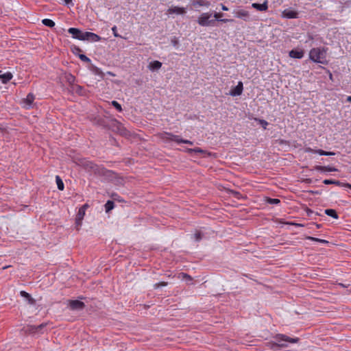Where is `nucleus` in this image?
Segmentation results:
<instances>
[{
  "mask_svg": "<svg viewBox=\"0 0 351 351\" xmlns=\"http://www.w3.org/2000/svg\"><path fill=\"white\" fill-rule=\"evenodd\" d=\"M192 5L195 7L205 6L208 8L210 5V2L206 0H193Z\"/></svg>",
  "mask_w": 351,
  "mask_h": 351,
  "instance_id": "nucleus-23",
  "label": "nucleus"
},
{
  "mask_svg": "<svg viewBox=\"0 0 351 351\" xmlns=\"http://www.w3.org/2000/svg\"><path fill=\"white\" fill-rule=\"evenodd\" d=\"M314 168L315 170L321 172L338 171V169L337 168L330 166L316 165Z\"/></svg>",
  "mask_w": 351,
  "mask_h": 351,
  "instance_id": "nucleus-17",
  "label": "nucleus"
},
{
  "mask_svg": "<svg viewBox=\"0 0 351 351\" xmlns=\"http://www.w3.org/2000/svg\"><path fill=\"white\" fill-rule=\"evenodd\" d=\"M78 56L79 58L83 62H85L86 63H90L91 62L90 59L84 54H79Z\"/></svg>",
  "mask_w": 351,
  "mask_h": 351,
  "instance_id": "nucleus-38",
  "label": "nucleus"
},
{
  "mask_svg": "<svg viewBox=\"0 0 351 351\" xmlns=\"http://www.w3.org/2000/svg\"><path fill=\"white\" fill-rule=\"evenodd\" d=\"M216 21L217 20H215V18L214 19H209V22H208V27L209 26H215L216 25Z\"/></svg>",
  "mask_w": 351,
  "mask_h": 351,
  "instance_id": "nucleus-45",
  "label": "nucleus"
},
{
  "mask_svg": "<svg viewBox=\"0 0 351 351\" xmlns=\"http://www.w3.org/2000/svg\"><path fill=\"white\" fill-rule=\"evenodd\" d=\"M112 125L117 128V132L121 135H125L126 134V133H127L126 130L123 127L121 123L120 122H119L118 121H117L116 119H112Z\"/></svg>",
  "mask_w": 351,
  "mask_h": 351,
  "instance_id": "nucleus-12",
  "label": "nucleus"
},
{
  "mask_svg": "<svg viewBox=\"0 0 351 351\" xmlns=\"http://www.w3.org/2000/svg\"><path fill=\"white\" fill-rule=\"evenodd\" d=\"M160 138L165 143H169L170 141L176 142L178 144L185 143L190 145H193V142L189 140L183 139L180 136L173 134L171 132H164L160 134Z\"/></svg>",
  "mask_w": 351,
  "mask_h": 351,
  "instance_id": "nucleus-2",
  "label": "nucleus"
},
{
  "mask_svg": "<svg viewBox=\"0 0 351 351\" xmlns=\"http://www.w3.org/2000/svg\"><path fill=\"white\" fill-rule=\"evenodd\" d=\"M34 99V95L30 93L27 95L26 98H25L23 101L27 106V108H29L32 106Z\"/></svg>",
  "mask_w": 351,
  "mask_h": 351,
  "instance_id": "nucleus-22",
  "label": "nucleus"
},
{
  "mask_svg": "<svg viewBox=\"0 0 351 351\" xmlns=\"http://www.w3.org/2000/svg\"><path fill=\"white\" fill-rule=\"evenodd\" d=\"M171 44H172L174 47H177L178 46V45H179V40H178V38L175 37V36H174L173 38H171Z\"/></svg>",
  "mask_w": 351,
  "mask_h": 351,
  "instance_id": "nucleus-42",
  "label": "nucleus"
},
{
  "mask_svg": "<svg viewBox=\"0 0 351 351\" xmlns=\"http://www.w3.org/2000/svg\"><path fill=\"white\" fill-rule=\"evenodd\" d=\"M330 78H332V73H330Z\"/></svg>",
  "mask_w": 351,
  "mask_h": 351,
  "instance_id": "nucleus-59",
  "label": "nucleus"
},
{
  "mask_svg": "<svg viewBox=\"0 0 351 351\" xmlns=\"http://www.w3.org/2000/svg\"><path fill=\"white\" fill-rule=\"evenodd\" d=\"M234 16L241 19L245 21H249L250 20V13L249 11L244 9H238L233 11Z\"/></svg>",
  "mask_w": 351,
  "mask_h": 351,
  "instance_id": "nucleus-6",
  "label": "nucleus"
},
{
  "mask_svg": "<svg viewBox=\"0 0 351 351\" xmlns=\"http://www.w3.org/2000/svg\"><path fill=\"white\" fill-rule=\"evenodd\" d=\"M112 106H113L119 112L122 111V107L119 103H118L117 101H112L111 102Z\"/></svg>",
  "mask_w": 351,
  "mask_h": 351,
  "instance_id": "nucleus-39",
  "label": "nucleus"
},
{
  "mask_svg": "<svg viewBox=\"0 0 351 351\" xmlns=\"http://www.w3.org/2000/svg\"><path fill=\"white\" fill-rule=\"evenodd\" d=\"M43 25L49 27H53L55 26V23L53 21L49 19H45L42 21Z\"/></svg>",
  "mask_w": 351,
  "mask_h": 351,
  "instance_id": "nucleus-33",
  "label": "nucleus"
},
{
  "mask_svg": "<svg viewBox=\"0 0 351 351\" xmlns=\"http://www.w3.org/2000/svg\"><path fill=\"white\" fill-rule=\"evenodd\" d=\"M304 50L299 49H294L289 52V57L295 59H301L304 57Z\"/></svg>",
  "mask_w": 351,
  "mask_h": 351,
  "instance_id": "nucleus-10",
  "label": "nucleus"
},
{
  "mask_svg": "<svg viewBox=\"0 0 351 351\" xmlns=\"http://www.w3.org/2000/svg\"><path fill=\"white\" fill-rule=\"evenodd\" d=\"M68 32L72 35V37L75 39L81 40L82 30L75 27H70L68 29Z\"/></svg>",
  "mask_w": 351,
  "mask_h": 351,
  "instance_id": "nucleus-15",
  "label": "nucleus"
},
{
  "mask_svg": "<svg viewBox=\"0 0 351 351\" xmlns=\"http://www.w3.org/2000/svg\"><path fill=\"white\" fill-rule=\"evenodd\" d=\"M93 123L95 125L98 126H101L102 128H108L110 125L107 123V121L105 118L101 117H97L93 119Z\"/></svg>",
  "mask_w": 351,
  "mask_h": 351,
  "instance_id": "nucleus-13",
  "label": "nucleus"
},
{
  "mask_svg": "<svg viewBox=\"0 0 351 351\" xmlns=\"http://www.w3.org/2000/svg\"><path fill=\"white\" fill-rule=\"evenodd\" d=\"M223 16V14L221 12H215L213 15V17L215 18V20L220 22L228 23V22H233V19H221Z\"/></svg>",
  "mask_w": 351,
  "mask_h": 351,
  "instance_id": "nucleus-24",
  "label": "nucleus"
},
{
  "mask_svg": "<svg viewBox=\"0 0 351 351\" xmlns=\"http://www.w3.org/2000/svg\"><path fill=\"white\" fill-rule=\"evenodd\" d=\"M243 90V84L242 82H239L238 84L231 89L230 91V95L231 96H239L242 94Z\"/></svg>",
  "mask_w": 351,
  "mask_h": 351,
  "instance_id": "nucleus-9",
  "label": "nucleus"
},
{
  "mask_svg": "<svg viewBox=\"0 0 351 351\" xmlns=\"http://www.w3.org/2000/svg\"><path fill=\"white\" fill-rule=\"evenodd\" d=\"M101 40V38L99 35H97L95 33H93V32L89 33L88 41L98 42V41H100Z\"/></svg>",
  "mask_w": 351,
  "mask_h": 351,
  "instance_id": "nucleus-28",
  "label": "nucleus"
},
{
  "mask_svg": "<svg viewBox=\"0 0 351 351\" xmlns=\"http://www.w3.org/2000/svg\"><path fill=\"white\" fill-rule=\"evenodd\" d=\"M328 48L314 47L309 51V59L313 62L327 65L328 61L326 59Z\"/></svg>",
  "mask_w": 351,
  "mask_h": 351,
  "instance_id": "nucleus-1",
  "label": "nucleus"
},
{
  "mask_svg": "<svg viewBox=\"0 0 351 351\" xmlns=\"http://www.w3.org/2000/svg\"><path fill=\"white\" fill-rule=\"evenodd\" d=\"M317 154L321 155V156H334L335 155V152H326L322 149H318V151H316Z\"/></svg>",
  "mask_w": 351,
  "mask_h": 351,
  "instance_id": "nucleus-35",
  "label": "nucleus"
},
{
  "mask_svg": "<svg viewBox=\"0 0 351 351\" xmlns=\"http://www.w3.org/2000/svg\"><path fill=\"white\" fill-rule=\"evenodd\" d=\"M161 66H162V62H160L158 60H154V61L149 62V64L148 65V69L150 71H154L160 69L161 68Z\"/></svg>",
  "mask_w": 351,
  "mask_h": 351,
  "instance_id": "nucleus-20",
  "label": "nucleus"
},
{
  "mask_svg": "<svg viewBox=\"0 0 351 351\" xmlns=\"http://www.w3.org/2000/svg\"><path fill=\"white\" fill-rule=\"evenodd\" d=\"M112 31L113 35L115 37L122 38V36L117 33V28L115 25L112 27Z\"/></svg>",
  "mask_w": 351,
  "mask_h": 351,
  "instance_id": "nucleus-44",
  "label": "nucleus"
},
{
  "mask_svg": "<svg viewBox=\"0 0 351 351\" xmlns=\"http://www.w3.org/2000/svg\"><path fill=\"white\" fill-rule=\"evenodd\" d=\"M341 186L348 187L349 189H351V184H350V183H343V184Z\"/></svg>",
  "mask_w": 351,
  "mask_h": 351,
  "instance_id": "nucleus-48",
  "label": "nucleus"
},
{
  "mask_svg": "<svg viewBox=\"0 0 351 351\" xmlns=\"http://www.w3.org/2000/svg\"><path fill=\"white\" fill-rule=\"evenodd\" d=\"M20 295H21V296L26 298L28 300L29 304H34L35 300L34 298H32V297L31 296V295L29 293H27L25 291H21L20 292Z\"/></svg>",
  "mask_w": 351,
  "mask_h": 351,
  "instance_id": "nucleus-25",
  "label": "nucleus"
},
{
  "mask_svg": "<svg viewBox=\"0 0 351 351\" xmlns=\"http://www.w3.org/2000/svg\"><path fill=\"white\" fill-rule=\"evenodd\" d=\"M323 183L324 184L328 185V184H335L337 186H341L343 184V182H340L339 180H328L326 179L323 181Z\"/></svg>",
  "mask_w": 351,
  "mask_h": 351,
  "instance_id": "nucleus-29",
  "label": "nucleus"
},
{
  "mask_svg": "<svg viewBox=\"0 0 351 351\" xmlns=\"http://www.w3.org/2000/svg\"><path fill=\"white\" fill-rule=\"evenodd\" d=\"M279 347L280 348H284L287 347V344L285 343H282V341L279 342Z\"/></svg>",
  "mask_w": 351,
  "mask_h": 351,
  "instance_id": "nucleus-46",
  "label": "nucleus"
},
{
  "mask_svg": "<svg viewBox=\"0 0 351 351\" xmlns=\"http://www.w3.org/2000/svg\"><path fill=\"white\" fill-rule=\"evenodd\" d=\"M282 16L286 19H297L298 18V13L295 10L286 9L282 12Z\"/></svg>",
  "mask_w": 351,
  "mask_h": 351,
  "instance_id": "nucleus-11",
  "label": "nucleus"
},
{
  "mask_svg": "<svg viewBox=\"0 0 351 351\" xmlns=\"http://www.w3.org/2000/svg\"><path fill=\"white\" fill-rule=\"evenodd\" d=\"M252 7L258 11L265 12L268 10V2L265 0L263 3H253Z\"/></svg>",
  "mask_w": 351,
  "mask_h": 351,
  "instance_id": "nucleus-14",
  "label": "nucleus"
},
{
  "mask_svg": "<svg viewBox=\"0 0 351 351\" xmlns=\"http://www.w3.org/2000/svg\"><path fill=\"white\" fill-rule=\"evenodd\" d=\"M64 77L66 82L71 85V87H72L73 85H75V77L71 73H66Z\"/></svg>",
  "mask_w": 351,
  "mask_h": 351,
  "instance_id": "nucleus-26",
  "label": "nucleus"
},
{
  "mask_svg": "<svg viewBox=\"0 0 351 351\" xmlns=\"http://www.w3.org/2000/svg\"><path fill=\"white\" fill-rule=\"evenodd\" d=\"M90 167L91 169H93V165L92 163H90Z\"/></svg>",
  "mask_w": 351,
  "mask_h": 351,
  "instance_id": "nucleus-58",
  "label": "nucleus"
},
{
  "mask_svg": "<svg viewBox=\"0 0 351 351\" xmlns=\"http://www.w3.org/2000/svg\"><path fill=\"white\" fill-rule=\"evenodd\" d=\"M90 32H82L80 40H88V36Z\"/></svg>",
  "mask_w": 351,
  "mask_h": 351,
  "instance_id": "nucleus-40",
  "label": "nucleus"
},
{
  "mask_svg": "<svg viewBox=\"0 0 351 351\" xmlns=\"http://www.w3.org/2000/svg\"><path fill=\"white\" fill-rule=\"evenodd\" d=\"M182 274L183 275L184 278L191 279V278L189 275H188L186 274H184V273H182Z\"/></svg>",
  "mask_w": 351,
  "mask_h": 351,
  "instance_id": "nucleus-52",
  "label": "nucleus"
},
{
  "mask_svg": "<svg viewBox=\"0 0 351 351\" xmlns=\"http://www.w3.org/2000/svg\"><path fill=\"white\" fill-rule=\"evenodd\" d=\"M221 10L223 11H228V8L226 7L225 5L221 4Z\"/></svg>",
  "mask_w": 351,
  "mask_h": 351,
  "instance_id": "nucleus-51",
  "label": "nucleus"
},
{
  "mask_svg": "<svg viewBox=\"0 0 351 351\" xmlns=\"http://www.w3.org/2000/svg\"><path fill=\"white\" fill-rule=\"evenodd\" d=\"M347 101L351 102V95L348 97Z\"/></svg>",
  "mask_w": 351,
  "mask_h": 351,
  "instance_id": "nucleus-55",
  "label": "nucleus"
},
{
  "mask_svg": "<svg viewBox=\"0 0 351 351\" xmlns=\"http://www.w3.org/2000/svg\"><path fill=\"white\" fill-rule=\"evenodd\" d=\"M267 202L269 204H278L280 203V200L276 198L268 197L267 199Z\"/></svg>",
  "mask_w": 351,
  "mask_h": 351,
  "instance_id": "nucleus-37",
  "label": "nucleus"
},
{
  "mask_svg": "<svg viewBox=\"0 0 351 351\" xmlns=\"http://www.w3.org/2000/svg\"><path fill=\"white\" fill-rule=\"evenodd\" d=\"M185 152H186L189 154H192L193 153H198V154H204L208 156H214L215 154L212 152H209L206 150L202 149L199 147H195V148H186L184 150Z\"/></svg>",
  "mask_w": 351,
  "mask_h": 351,
  "instance_id": "nucleus-7",
  "label": "nucleus"
},
{
  "mask_svg": "<svg viewBox=\"0 0 351 351\" xmlns=\"http://www.w3.org/2000/svg\"><path fill=\"white\" fill-rule=\"evenodd\" d=\"M13 77V75L10 72H6L3 74L0 75V80L4 84L9 82Z\"/></svg>",
  "mask_w": 351,
  "mask_h": 351,
  "instance_id": "nucleus-21",
  "label": "nucleus"
},
{
  "mask_svg": "<svg viewBox=\"0 0 351 351\" xmlns=\"http://www.w3.org/2000/svg\"><path fill=\"white\" fill-rule=\"evenodd\" d=\"M169 14H184L186 13V10L184 8H180L178 6H174L169 8L168 10Z\"/></svg>",
  "mask_w": 351,
  "mask_h": 351,
  "instance_id": "nucleus-18",
  "label": "nucleus"
},
{
  "mask_svg": "<svg viewBox=\"0 0 351 351\" xmlns=\"http://www.w3.org/2000/svg\"><path fill=\"white\" fill-rule=\"evenodd\" d=\"M112 196L114 197V199H116V200L119 199V197H117V198L114 197V196H117V194H113Z\"/></svg>",
  "mask_w": 351,
  "mask_h": 351,
  "instance_id": "nucleus-56",
  "label": "nucleus"
},
{
  "mask_svg": "<svg viewBox=\"0 0 351 351\" xmlns=\"http://www.w3.org/2000/svg\"><path fill=\"white\" fill-rule=\"evenodd\" d=\"M64 1L67 5H69V4H71L72 5H73L72 0H64Z\"/></svg>",
  "mask_w": 351,
  "mask_h": 351,
  "instance_id": "nucleus-50",
  "label": "nucleus"
},
{
  "mask_svg": "<svg viewBox=\"0 0 351 351\" xmlns=\"http://www.w3.org/2000/svg\"><path fill=\"white\" fill-rule=\"evenodd\" d=\"M69 308L71 310H82L85 307V304L80 300H70L69 304Z\"/></svg>",
  "mask_w": 351,
  "mask_h": 351,
  "instance_id": "nucleus-8",
  "label": "nucleus"
},
{
  "mask_svg": "<svg viewBox=\"0 0 351 351\" xmlns=\"http://www.w3.org/2000/svg\"><path fill=\"white\" fill-rule=\"evenodd\" d=\"M104 206L106 212L108 213L114 208V203L113 201L108 200L107 202L105 204Z\"/></svg>",
  "mask_w": 351,
  "mask_h": 351,
  "instance_id": "nucleus-30",
  "label": "nucleus"
},
{
  "mask_svg": "<svg viewBox=\"0 0 351 351\" xmlns=\"http://www.w3.org/2000/svg\"><path fill=\"white\" fill-rule=\"evenodd\" d=\"M274 339L276 341H270L269 344L271 345V348L273 350L280 349L279 342L285 341L289 342L291 343H296L300 341V338L298 337H290L284 334H277L274 336Z\"/></svg>",
  "mask_w": 351,
  "mask_h": 351,
  "instance_id": "nucleus-3",
  "label": "nucleus"
},
{
  "mask_svg": "<svg viewBox=\"0 0 351 351\" xmlns=\"http://www.w3.org/2000/svg\"><path fill=\"white\" fill-rule=\"evenodd\" d=\"M306 239L308 240L317 241V242H319L321 243H328V241L326 240L318 239V238H315V237H308Z\"/></svg>",
  "mask_w": 351,
  "mask_h": 351,
  "instance_id": "nucleus-36",
  "label": "nucleus"
},
{
  "mask_svg": "<svg viewBox=\"0 0 351 351\" xmlns=\"http://www.w3.org/2000/svg\"><path fill=\"white\" fill-rule=\"evenodd\" d=\"M204 237V234L199 230H195V234H193V239L195 241H200Z\"/></svg>",
  "mask_w": 351,
  "mask_h": 351,
  "instance_id": "nucleus-32",
  "label": "nucleus"
},
{
  "mask_svg": "<svg viewBox=\"0 0 351 351\" xmlns=\"http://www.w3.org/2000/svg\"><path fill=\"white\" fill-rule=\"evenodd\" d=\"M88 206H89L88 204H85L82 207H80V208L82 209L83 210H84L86 212V210L88 208Z\"/></svg>",
  "mask_w": 351,
  "mask_h": 351,
  "instance_id": "nucleus-47",
  "label": "nucleus"
},
{
  "mask_svg": "<svg viewBox=\"0 0 351 351\" xmlns=\"http://www.w3.org/2000/svg\"><path fill=\"white\" fill-rule=\"evenodd\" d=\"M11 267V265H6V266L3 267H2V269H3V270H5V269H8V268H9V267Z\"/></svg>",
  "mask_w": 351,
  "mask_h": 351,
  "instance_id": "nucleus-54",
  "label": "nucleus"
},
{
  "mask_svg": "<svg viewBox=\"0 0 351 351\" xmlns=\"http://www.w3.org/2000/svg\"><path fill=\"white\" fill-rule=\"evenodd\" d=\"M84 215L85 211L83 210L82 209L79 208L75 217V224L77 226H80L82 225V222L84 217Z\"/></svg>",
  "mask_w": 351,
  "mask_h": 351,
  "instance_id": "nucleus-19",
  "label": "nucleus"
},
{
  "mask_svg": "<svg viewBox=\"0 0 351 351\" xmlns=\"http://www.w3.org/2000/svg\"><path fill=\"white\" fill-rule=\"evenodd\" d=\"M167 285V282H158V283L154 284V288L155 289H158V288H160L161 287H165Z\"/></svg>",
  "mask_w": 351,
  "mask_h": 351,
  "instance_id": "nucleus-41",
  "label": "nucleus"
},
{
  "mask_svg": "<svg viewBox=\"0 0 351 351\" xmlns=\"http://www.w3.org/2000/svg\"><path fill=\"white\" fill-rule=\"evenodd\" d=\"M71 88L73 92H75V93H77L79 95L84 96V95H86V90H85V88L80 85H78V84L73 85V86L71 87Z\"/></svg>",
  "mask_w": 351,
  "mask_h": 351,
  "instance_id": "nucleus-16",
  "label": "nucleus"
},
{
  "mask_svg": "<svg viewBox=\"0 0 351 351\" xmlns=\"http://www.w3.org/2000/svg\"><path fill=\"white\" fill-rule=\"evenodd\" d=\"M316 226H317V228H319L322 226V225L321 224H316Z\"/></svg>",
  "mask_w": 351,
  "mask_h": 351,
  "instance_id": "nucleus-57",
  "label": "nucleus"
},
{
  "mask_svg": "<svg viewBox=\"0 0 351 351\" xmlns=\"http://www.w3.org/2000/svg\"><path fill=\"white\" fill-rule=\"evenodd\" d=\"M94 71H95V73L96 74H101V71H100V69L97 68V67L95 68Z\"/></svg>",
  "mask_w": 351,
  "mask_h": 351,
  "instance_id": "nucleus-49",
  "label": "nucleus"
},
{
  "mask_svg": "<svg viewBox=\"0 0 351 351\" xmlns=\"http://www.w3.org/2000/svg\"><path fill=\"white\" fill-rule=\"evenodd\" d=\"M212 16V14L210 12H204L198 16L197 22L200 26L208 27L209 19Z\"/></svg>",
  "mask_w": 351,
  "mask_h": 351,
  "instance_id": "nucleus-5",
  "label": "nucleus"
},
{
  "mask_svg": "<svg viewBox=\"0 0 351 351\" xmlns=\"http://www.w3.org/2000/svg\"><path fill=\"white\" fill-rule=\"evenodd\" d=\"M254 120L263 128L264 130L267 129V125H269L268 122L264 119H261L258 118H255Z\"/></svg>",
  "mask_w": 351,
  "mask_h": 351,
  "instance_id": "nucleus-34",
  "label": "nucleus"
},
{
  "mask_svg": "<svg viewBox=\"0 0 351 351\" xmlns=\"http://www.w3.org/2000/svg\"><path fill=\"white\" fill-rule=\"evenodd\" d=\"M75 49L76 51H78V52L82 51L80 47H75Z\"/></svg>",
  "mask_w": 351,
  "mask_h": 351,
  "instance_id": "nucleus-53",
  "label": "nucleus"
},
{
  "mask_svg": "<svg viewBox=\"0 0 351 351\" xmlns=\"http://www.w3.org/2000/svg\"><path fill=\"white\" fill-rule=\"evenodd\" d=\"M316 151H318V149H314L311 147H305L304 148V152L306 153H315V154H317V152Z\"/></svg>",
  "mask_w": 351,
  "mask_h": 351,
  "instance_id": "nucleus-43",
  "label": "nucleus"
},
{
  "mask_svg": "<svg viewBox=\"0 0 351 351\" xmlns=\"http://www.w3.org/2000/svg\"><path fill=\"white\" fill-rule=\"evenodd\" d=\"M324 213L328 216H330L335 219H337L339 218V215L337 211L334 209H326Z\"/></svg>",
  "mask_w": 351,
  "mask_h": 351,
  "instance_id": "nucleus-27",
  "label": "nucleus"
},
{
  "mask_svg": "<svg viewBox=\"0 0 351 351\" xmlns=\"http://www.w3.org/2000/svg\"><path fill=\"white\" fill-rule=\"evenodd\" d=\"M56 181L58 189L60 191H63L64 189V183H63L62 179L60 178V177L59 176H56Z\"/></svg>",
  "mask_w": 351,
  "mask_h": 351,
  "instance_id": "nucleus-31",
  "label": "nucleus"
},
{
  "mask_svg": "<svg viewBox=\"0 0 351 351\" xmlns=\"http://www.w3.org/2000/svg\"><path fill=\"white\" fill-rule=\"evenodd\" d=\"M47 323H42L40 325L35 326V325H26L23 326V328L21 329V331L25 335H40L44 333V329L47 326Z\"/></svg>",
  "mask_w": 351,
  "mask_h": 351,
  "instance_id": "nucleus-4",
  "label": "nucleus"
}]
</instances>
